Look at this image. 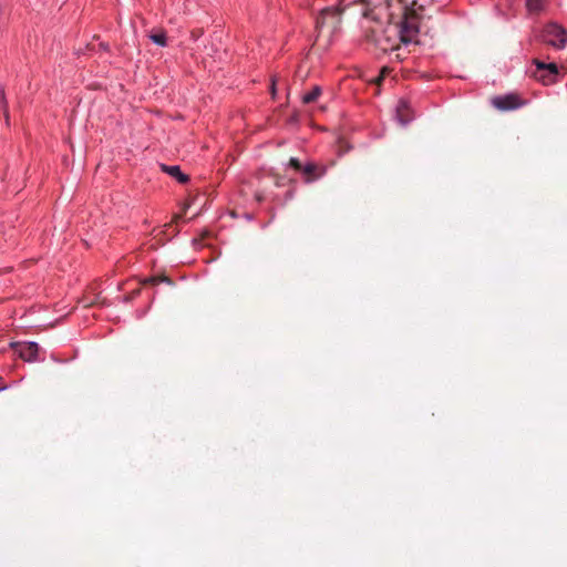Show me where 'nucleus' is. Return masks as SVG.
Segmentation results:
<instances>
[{
	"label": "nucleus",
	"mask_w": 567,
	"mask_h": 567,
	"mask_svg": "<svg viewBox=\"0 0 567 567\" xmlns=\"http://www.w3.org/2000/svg\"><path fill=\"white\" fill-rule=\"evenodd\" d=\"M364 18L372 24L364 29L362 42L367 45V51L377 59H381L390 50V35H388L390 16L383 10L379 16Z\"/></svg>",
	"instance_id": "obj_1"
},
{
	"label": "nucleus",
	"mask_w": 567,
	"mask_h": 567,
	"mask_svg": "<svg viewBox=\"0 0 567 567\" xmlns=\"http://www.w3.org/2000/svg\"><path fill=\"white\" fill-rule=\"evenodd\" d=\"M402 3V19L399 22V39L403 44L417 43L420 21L424 11V3L417 0H398Z\"/></svg>",
	"instance_id": "obj_2"
},
{
	"label": "nucleus",
	"mask_w": 567,
	"mask_h": 567,
	"mask_svg": "<svg viewBox=\"0 0 567 567\" xmlns=\"http://www.w3.org/2000/svg\"><path fill=\"white\" fill-rule=\"evenodd\" d=\"M287 167L301 174L305 184H312L323 177L328 172V166L312 161L302 164L299 158L290 157Z\"/></svg>",
	"instance_id": "obj_3"
},
{
	"label": "nucleus",
	"mask_w": 567,
	"mask_h": 567,
	"mask_svg": "<svg viewBox=\"0 0 567 567\" xmlns=\"http://www.w3.org/2000/svg\"><path fill=\"white\" fill-rule=\"evenodd\" d=\"M540 39L544 43L560 50L567 43V31L561 24L549 22L543 28Z\"/></svg>",
	"instance_id": "obj_4"
},
{
	"label": "nucleus",
	"mask_w": 567,
	"mask_h": 567,
	"mask_svg": "<svg viewBox=\"0 0 567 567\" xmlns=\"http://www.w3.org/2000/svg\"><path fill=\"white\" fill-rule=\"evenodd\" d=\"M533 64L536 66L533 75L538 82L544 85H551L558 82L559 71L556 63H546L534 59Z\"/></svg>",
	"instance_id": "obj_5"
},
{
	"label": "nucleus",
	"mask_w": 567,
	"mask_h": 567,
	"mask_svg": "<svg viewBox=\"0 0 567 567\" xmlns=\"http://www.w3.org/2000/svg\"><path fill=\"white\" fill-rule=\"evenodd\" d=\"M347 4H344V0L340 2L339 6L334 7H326L320 10L318 17L316 18L315 28L317 31H321L327 20H331L333 24V30L338 29L341 23V14L346 10Z\"/></svg>",
	"instance_id": "obj_6"
},
{
	"label": "nucleus",
	"mask_w": 567,
	"mask_h": 567,
	"mask_svg": "<svg viewBox=\"0 0 567 567\" xmlns=\"http://www.w3.org/2000/svg\"><path fill=\"white\" fill-rule=\"evenodd\" d=\"M492 104L499 111H513L524 106L526 100L522 99L517 93H507L494 96Z\"/></svg>",
	"instance_id": "obj_7"
},
{
	"label": "nucleus",
	"mask_w": 567,
	"mask_h": 567,
	"mask_svg": "<svg viewBox=\"0 0 567 567\" xmlns=\"http://www.w3.org/2000/svg\"><path fill=\"white\" fill-rule=\"evenodd\" d=\"M394 118L402 127H405L415 118V111L408 99L398 101Z\"/></svg>",
	"instance_id": "obj_8"
},
{
	"label": "nucleus",
	"mask_w": 567,
	"mask_h": 567,
	"mask_svg": "<svg viewBox=\"0 0 567 567\" xmlns=\"http://www.w3.org/2000/svg\"><path fill=\"white\" fill-rule=\"evenodd\" d=\"M363 6L362 17L379 16L380 12L386 11L390 16V0H359Z\"/></svg>",
	"instance_id": "obj_9"
},
{
	"label": "nucleus",
	"mask_w": 567,
	"mask_h": 567,
	"mask_svg": "<svg viewBox=\"0 0 567 567\" xmlns=\"http://www.w3.org/2000/svg\"><path fill=\"white\" fill-rule=\"evenodd\" d=\"M153 239L156 240L155 244H152L148 248H156L157 245L164 246L167 241H169L173 237L178 234V229L176 224L168 223L163 226L161 229H154Z\"/></svg>",
	"instance_id": "obj_10"
},
{
	"label": "nucleus",
	"mask_w": 567,
	"mask_h": 567,
	"mask_svg": "<svg viewBox=\"0 0 567 567\" xmlns=\"http://www.w3.org/2000/svg\"><path fill=\"white\" fill-rule=\"evenodd\" d=\"M12 348H14L16 353L19 354L21 359L24 361H33L37 359V354L39 352V346L35 342H27V343H12Z\"/></svg>",
	"instance_id": "obj_11"
},
{
	"label": "nucleus",
	"mask_w": 567,
	"mask_h": 567,
	"mask_svg": "<svg viewBox=\"0 0 567 567\" xmlns=\"http://www.w3.org/2000/svg\"><path fill=\"white\" fill-rule=\"evenodd\" d=\"M159 169L161 172L174 178L181 185H186L190 182V176L184 173L179 165H167L159 163Z\"/></svg>",
	"instance_id": "obj_12"
},
{
	"label": "nucleus",
	"mask_w": 567,
	"mask_h": 567,
	"mask_svg": "<svg viewBox=\"0 0 567 567\" xmlns=\"http://www.w3.org/2000/svg\"><path fill=\"white\" fill-rule=\"evenodd\" d=\"M390 75V64L383 65L379 74L371 80H368V83L373 87V95H380L381 93V86L384 82V80Z\"/></svg>",
	"instance_id": "obj_13"
},
{
	"label": "nucleus",
	"mask_w": 567,
	"mask_h": 567,
	"mask_svg": "<svg viewBox=\"0 0 567 567\" xmlns=\"http://www.w3.org/2000/svg\"><path fill=\"white\" fill-rule=\"evenodd\" d=\"M0 112L4 117L6 125L10 126V112H9V103L6 95V87L2 83H0Z\"/></svg>",
	"instance_id": "obj_14"
},
{
	"label": "nucleus",
	"mask_w": 567,
	"mask_h": 567,
	"mask_svg": "<svg viewBox=\"0 0 567 567\" xmlns=\"http://www.w3.org/2000/svg\"><path fill=\"white\" fill-rule=\"evenodd\" d=\"M150 39L158 47L164 48L167 45V32L162 28L153 30L150 34Z\"/></svg>",
	"instance_id": "obj_15"
},
{
	"label": "nucleus",
	"mask_w": 567,
	"mask_h": 567,
	"mask_svg": "<svg viewBox=\"0 0 567 567\" xmlns=\"http://www.w3.org/2000/svg\"><path fill=\"white\" fill-rule=\"evenodd\" d=\"M321 94L322 87L320 85H313L309 92L301 96V101L303 104L308 105L316 102Z\"/></svg>",
	"instance_id": "obj_16"
},
{
	"label": "nucleus",
	"mask_w": 567,
	"mask_h": 567,
	"mask_svg": "<svg viewBox=\"0 0 567 567\" xmlns=\"http://www.w3.org/2000/svg\"><path fill=\"white\" fill-rule=\"evenodd\" d=\"M337 154L338 156H343L344 154L349 153L353 146L349 143V141L343 136L339 135L337 138Z\"/></svg>",
	"instance_id": "obj_17"
},
{
	"label": "nucleus",
	"mask_w": 567,
	"mask_h": 567,
	"mask_svg": "<svg viewBox=\"0 0 567 567\" xmlns=\"http://www.w3.org/2000/svg\"><path fill=\"white\" fill-rule=\"evenodd\" d=\"M525 7L529 13H539L545 8V0H526Z\"/></svg>",
	"instance_id": "obj_18"
},
{
	"label": "nucleus",
	"mask_w": 567,
	"mask_h": 567,
	"mask_svg": "<svg viewBox=\"0 0 567 567\" xmlns=\"http://www.w3.org/2000/svg\"><path fill=\"white\" fill-rule=\"evenodd\" d=\"M159 282H167L168 285H173V281L169 277L167 276H152V277H148V278H145L142 284L143 285H158Z\"/></svg>",
	"instance_id": "obj_19"
},
{
	"label": "nucleus",
	"mask_w": 567,
	"mask_h": 567,
	"mask_svg": "<svg viewBox=\"0 0 567 567\" xmlns=\"http://www.w3.org/2000/svg\"><path fill=\"white\" fill-rule=\"evenodd\" d=\"M286 123L289 126H299V124H300V112L298 110H293V112L286 120Z\"/></svg>",
	"instance_id": "obj_20"
},
{
	"label": "nucleus",
	"mask_w": 567,
	"mask_h": 567,
	"mask_svg": "<svg viewBox=\"0 0 567 567\" xmlns=\"http://www.w3.org/2000/svg\"><path fill=\"white\" fill-rule=\"evenodd\" d=\"M288 185L290 186V188L285 194V202L293 198L295 193H296L297 179L288 178Z\"/></svg>",
	"instance_id": "obj_21"
},
{
	"label": "nucleus",
	"mask_w": 567,
	"mask_h": 567,
	"mask_svg": "<svg viewBox=\"0 0 567 567\" xmlns=\"http://www.w3.org/2000/svg\"><path fill=\"white\" fill-rule=\"evenodd\" d=\"M270 175L275 177V185L277 187H282L288 184V178L286 176H280L276 173H270Z\"/></svg>",
	"instance_id": "obj_22"
},
{
	"label": "nucleus",
	"mask_w": 567,
	"mask_h": 567,
	"mask_svg": "<svg viewBox=\"0 0 567 567\" xmlns=\"http://www.w3.org/2000/svg\"><path fill=\"white\" fill-rule=\"evenodd\" d=\"M269 93L271 95V99L276 100V97H277V80H276L275 75L271 76Z\"/></svg>",
	"instance_id": "obj_23"
},
{
	"label": "nucleus",
	"mask_w": 567,
	"mask_h": 567,
	"mask_svg": "<svg viewBox=\"0 0 567 567\" xmlns=\"http://www.w3.org/2000/svg\"><path fill=\"white\" fill-rule=\"evenodd\" d=\"M452 0H429V4H437L440 10L445 8Z\"/></svg>",
	"instance_id": "obj_24"
},
{
	"label": "nucleus",
	"mask_w": 567,
	"mask_h": 567,
	"mask_svg": "<svg viewBox=\"0 0 567 567\" xmlns=\"http://www.w3.org/2000/svg\"><path fill=\"white\" fill-rule=\"evenodd\" d=\"M265 198H266V196H265L264 192H261V190H256L255 192V199L257 202L261 203V202L265 200Z\"/></svg>",
	"instance_id": "obj_25"
},
{
	"label": "nucleus",
	"mask_w": 567,
	"mask_h": 567,
	"mask_svg": "<svg viewBox=\"0 0 567 567\" xmlns=\"http://www.w3.org/2000/svg\"><path fill=\"white\" fill-rule=\"evenodd\" d=\"M99 48L100 50L104 51V52H110V44L107 42H100L99 43Z\"/></svg>",
	"instance_id": "obj_26"
},
{
	"label": "nucleus",
	"mask_w": 567,
	"mask_h": 567,
	"mask_svg": "<svg viewBox=\"0 0 567 567\" xmlns=\"http://www.w3.org/2000/svg\"><path fill=\"white\" fill-rule=\"evenodd\" d=\"M190 34L194 40H197L203 34V30L202 29L193 30Z\"/></svg>",
	"instance_id": "obj_27"
},
{
	"label": "nucleus",
	"mask_w": 567,
	"mask_h": 567,
	"mask_svg": "<svg viewBox=\"0 0 567 567\" xmlns=\"http://www.w3.org/2000/svg\"><path fill=\"white\" fill-rule=\"evenodd\" d=\"M200 248L210 249V248H215V247L213 245H210V244H207V245H203Z\"/></svg>",
	"instance_id": "obj_28"
},
{
	"label": "nucleus",
	"mask_w": 567,
	"mask_h": 567,
	"mask_svg": "<svg viewBox=\"0 0 567 567\" xmlns=\"http://www.w3.org/2000/svg\"><path fill=\"white\" fill-rule=\"evenodd\" d=\"M357 2H360V1L357 0ZM353 3H355V1H350V4H353ZM346 4H347V7L349 6V3H346Z\"/></svg>",
	"instance_id": "obj_29"
}]
</instances>
